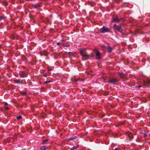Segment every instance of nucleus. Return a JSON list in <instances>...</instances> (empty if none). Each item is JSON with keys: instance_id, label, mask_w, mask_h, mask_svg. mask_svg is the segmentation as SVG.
I'll return each mask as SVG.
<instances>
[{"instance_id": "1", "label": "nucleus", "mask_w": 150, "mask_h": 150, "mask_svg": "<svg viewBox=\"0 0 150 150\" xmlns=\"http://www.w3.org/2000/svg\"><path fill=\"white\" fill-rule=\"evenodd\" d=\"M94 52L96 54V58L100 60L101 59V53H100L99 50L97 49H94Z\"/></svg>"}, {"instance_id": "2", "label": "nucleus", "mask_w": 150, "mask_h": 150, "mask_svg": "<svg viewBox=\"0 0 150 150\" xmlns=\"http://www.w3.org/2000/svg\"><path fill=\"white\" fill-rule=\"evenodd\" d=\"M80 53L82 56L86 58V59H88V57L89 56L86 54V52L85 51V50L82 49H80Z\"/></svg>"}, {"instance_id": "3", "label": "nucleus", "mask_w": 150, "mask_h": 150, "mask_svg": "<svg viewBox=\"0 0 150 150\" xmlns=\"http://www.w3.org/2000/svg\"><path fill=\"white\" fill-rule=\"evenodd\" d=\"M119 81L120 79L117 78H110L108 82L109 83L115 84V83L118 82Z\"/></svg>"}, {"instance_id": "4", "label": "nucleus", "mask_w": 150, "mask_h": 150, "mask_svg": "<svg viewBox=\"0 0 150 150\" xmlns=\"http://www.w3.org/2000/svg\"><path fill=\"white\" fill-rule=\"evenodd\" d=\"M113 27L115 29L121 33H122L123 30L120 26L117 25L116 24H115L114 25Z\"/></svg>"}, {"instance_id": "5", "label": "nucleus", "mask_w": 150, "mask_h": 150, "mask_svg": "<svg viewBox=\"0 0 150 150\" xmlns=\"http://www.w3.org/2000/svg\"><path fill=\"white\" fill-rule=\"evenodd\" d=\"M109 31V29L107 27L103 26L100 29V33H104Z\"/></svg>"}, {"instance_id": "6", "label": "nucleus", "mask_w": 150, "mask_h": 150, "mask_svg": "<svg viewBox=\"0 0 150 150\" xmlns=\"http://www.w3.org/2000/svg\"><path fill=\"white\" fill-rule=\"evenodd\" d=\"M120 19H118L117 17H114L112 21V22L114 23H118L120 21Z\"/></svg>"}, {"instance_id": "7", "label": "nucleus", "mask_w": 150, "mask_h": 150, "mask_svg": "<svg viewBox=\"0 0 150 150\" xmlns=\"http://www.w3.org/2000/svg\"><path fill=\"white\" fill-rule=\"evenodd\" d=\"M19 74L20 76V77L21 78H24L25 77H27L28 76V75L23 72H21Z\"/></svg>"}, {"instance_id": "8", "label": "nucleus", "mask_w": 150, "mask_h": 150, "mask_svg": "<svg viewBox=\"0 0 150 150\" xmlns=\"http://www.w3.org/2000/svg\"><path fill=\"white\" fill-rule=\"evenodd\" d=\"M118 75L121 79H124L126 77V75L122 73H120L119 72L118 73Z\"/></svg>"}, {"instance_id": "9", "label": "nucleus", "mask_w": 150, "mask_h": 150, "mask_svg": "<svg viewBox=\"0 0 150 150\" xmlns=\"http://www.w3.org/2000/svg\"><path fill=\"white\" fill-rule=\"evenodd\" d=\"M76 137L75 136L73 137H71L69 138H68L67 139V140L68 141H70V140H73V141H74V140L76 139Z\"/></svg>"}, {"instance_id": "10", "label": "nucleus", "mask_w": 150, "mask_h": 150, "mask_svg": "<svg viewBox=\"0 0 150 150\" xmlns=\"http://www.w3.org/2000/svg\"><path fill=\"white\" fill-rule=\"evenodd\" d=\"M112 49L113 48L111 47L110 46H108V51L109 53H110L112 52Z\"/></svg>"}, {"instance_id": "11", "label": "nucleus", "mask_w": 150, "mask_h": 150, "mask_svg": "<svg viewBox=\"0 0 150 150\" xmlns=\"http://www.w3.org/2000/svg\"><path fill=\"white\" fill-rule=\"evenodd\" d=\"M33 6L35 8H37L40 7V5L39 4H35L33 5Z\"/></svg>"}, {"instance_id": "12", "label": "nucleus", "mask_w": 150, "mask_h": 150, "mask_svg": "<svg viewBox=\"0 0 150 150\" xmlns=\"http://www.w3.org/2000/svg\"><path fill=\"white\" fill-rule=\"evenodd\" d=\"M14 82L16 83L20 84L21 83L20 80V79H16L14 80Z\"/></svg>"}, {"instance_id": "13", "label": "nucleus", "mask_w": 150, "mask_h": 150, "mask_svg": "<svg viewBox=\"0 0 150 150\" xmlns=\"http://www.w3.org/2000/svg\"><path fill=\"white\" fill-rule=\"evenodd\" d=\"M79 147L78 146H74L73 147L71 148L70 149V150H74V149H76Z\"/></svg>"}, {"instance_id": "14", "label": "nucleus", "mask_w": 150, "mask_h": 150, "mask_svg": "<svg viewBox=\"0 0 150 150\" xmlns=\"http://www.w3.org/2000/svg\"><path fill=\"white\" fill-rule=\"evenodd\" d=\"M40 149L41 150H46L47 149V148L45 146H44L41 147Z\"/></svg>"}, {"instance_id": "15", "label": "nucleus", "mask_w": 150, "mask_h": 150, "mask_svg": "<svg viewBox=\"0 0 150 150\" xmlns=\"http://www.w3.org/2000/svg\"><path fill=\"white\" fill-rule=\"evenodd\" d=\"M89 4L91 5V6H94L95 5V4L93 2H89Z\"/></svg>"}, {"instance_id": "16", "label": "nucleus", "mask_w": 150, "mask_h": 150, "mask_svg": "<svg viewBox=\"0 0 150 150\" xmlns=\"http://www.w3.org/2000/svg\"><path fill=\"white\" fill-rule=\"evenodd\" d=\"M128 135L130 138H131L132 139H133V136L131 133H129L128 134Z\"/></svg>"}, {"instance_id": "17", "label": "nucleus", "mask_w": 150, "mask_h": 150, "mask_svg": "<svg viewBox=\"0 0 150 150\" xmlns=\"http://www.w3.org/2000/svg\"><path fill=\"white\" fill-rule=\"evenodd\" d=\"M22 117V116L21 115H19L18 116H17L16 118L18 120L20 119Z\"/></svg>"}, {"instance_id": "18", "label": "nucleus", "mask_w": 150, "mask_h": 150, "mask_svg": "<svg viewBox=\"0 0 150 150\" xmlns=\"http://www.w3.org/2000/svg\"><path fill=\"white\" fill-rule=\"evenodd\" d=\"M6 18V16H1L0 17V19L1 20H2L5 19Z\"/></svg>"}, {"instance_id": "19", "label": "nucleus", "mask_w": 150, "mask_h": 150, "mask_svg": "<svg viewBox=\"0 0 150 150\" xmlns=\"http://www.w3.org/2000/svg\"><path fill=\"white\" fill-rule=\"evenodd\" d=\"M48 139H45V140H43V142H42L44 144V143H45L46 142H47L48 141Z\"/></svg>"}, {"instance_id": "20", "label": "nucleus", "mask_w": 150, "mask_h": 150, "mask_svg": "<svg viewBox=\"0 0 150 150\" xmlns=\"http://www.w3.org/2000/svg\"><path fill=\"white\" fill-rule=\"evenodd\" d=\"M26 93L25 92H23L22 93V94L23 96H24V95H26Z\"/></svg>"}, {"instance_id": "21", "label": "nucleus", "mask_w": 150, "mask_h": 150, "mask_svg": "<svg viewBox=\"0 0 150 150\" xmlns=\"http://www.w3.org/2000/svg\"><path fill=\"white\" fill-rule=\"evenodd\" d=\"M101 47L103 48L104 49H106V48L105 46L104 45H102Z\"/></svg>"}, {"instance_id": "22", "label": "nucleus", "mask_w": 150, "mask_h": 150, "mask_svg": "<svg viewBox=\"0 0 150 150\" xmlns=\"http://www.w3.org/2000/svg\"><path fill=\"white\" fill-rule=\"evenodd\" d=\"M50 82V81H45L44 82V84H46V83H49Z\"/></svg>"}, {"instance_id": "23", "label": "nucleus", "mask_w": 150, "mask_h": 150, "mask_svg": "<svg viewBox=\"0 0 150 150\" xmlns=\"http://www.w3.org/2000/svg\"><path fill=\"white\" fill-rule=\"evenodd\" d=\"M61 43H62V42H58L57 43V45L59 46Z\"/></svg>"}, {"instance_id": "24", "label": "nucleus", "mask_w": 150, "mask_h": 150, "mask_svg": "<svg viewBox=\"0 0 150 150\" xmlns=\"http://www.w3.org/2000/svg\"><path fill=\"white\" fill-rule=\"evenodd\" d=\"M5 109L6 110H9V108L8 107H5Z\"/></svg>"}, {"instance_id": "25", "label": "nucleus", "mask_w": 150, "mask_h": 150, "mask_svg": "<svg viewBox=\"0 0 150 150\" xmlns=\"http://www.w3.org/2000/svg\"><path fill=\"white\" fill-rule=\"evenodd\" d=\"M142 86H137V88H140Z\"/></svg>"}, {"instance_id": "26", "label": "nucleus", "mask_w": 150, "mask_h": 150, "mask_svg": "<svg viewBox=\"0 0 150 150\" xmlns=\"http://www.w3.org/2000/svg\"><path fill=\"white\" fill-rule=\"evenodd\" d=\"M147 134H144V137H145L146 136H147Z\"/></svg>"}, {"instance_id": "27", "label": "nucleus", "mask_w": 150, "mask_h": 150, "mask_svg": "<svg viewBox=\"0 0 150 150\" xmlns=\"http://www.w3.org/2000/svg\"><path fill=\"white\" fill-rule=\"evenodd\" d=\"M8 105V104L7 103H5V105L7 106Z\"/></svg>"}, {"instance_id": "28", "label": "nucleus", "mask_w": 150, "mask_h": 150, "mask_svg": "<svg viewBox=\"0 0 150 150\" xmlns=\"http://www.w3.org/2000/svg\"><path fill=\"white\" fill-rule=\"evenodd\" d=\"M114 150H119V149L118 148H116Z\"/></svg>"}, {"instance_id": "29", "label": "nucleus", "mask_w": 150, "mask_h": 150, "mask_svg": "<svg viewBox=\"0 0 150 150\" xmlns=\"http://www.w3.org/2000/svg\"><path fill=\"white\" fill-rule=\"evenodd\" d=\"M52 70V69H49V71H51Z\"/></svg>"}, {"instance_id": "30", "label": "nucleus", "mask_w": 150, "mask_h": 150, "mask_svg": "<svg viewBox=\"0 0 150 150\" xmlns=\"http://www.w3.org/2000/svg\"><path fill=\"white\" fill-rule=\"evenodd\" d=\"M62 45L63 46H65L64 45V44H62Z\"/></svg>"}, {"instance_id": "31", "label": "nucleus", "mask_w": 150, "mask_h": 150, "mask_svg": "<svg viewBox=\"0 0 150 150\" xmlns=\"http://www.w3.org/2000/svg\"><path fill=\"white\" fill-rule=\"evenodd\" d=\"M69 53H71V52H69Z\"/></svg>"}]
</instances>
